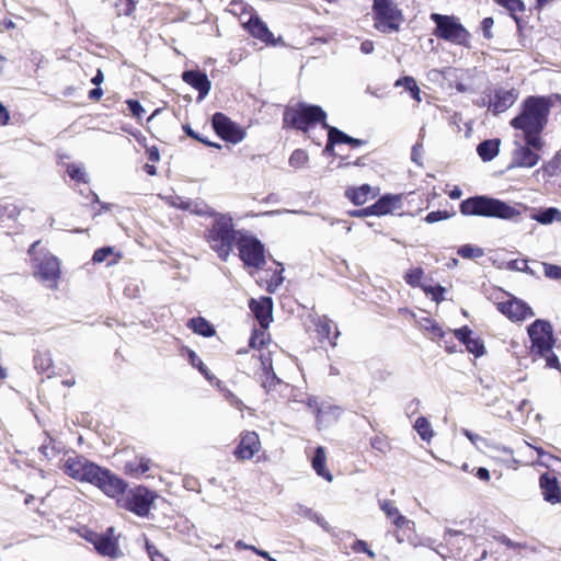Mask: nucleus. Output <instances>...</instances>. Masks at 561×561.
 Wrapping results in <instances>:
<instances>
[{"instance_id":"a878e982","label":"nucleus","mask_w":561,"mask_h":561,"mask_svg":"<svg viewBox=\"0 0 561 561\" xmlns=\"http://www.w3.org/2000/svg\"><path fill=\"white\" fill-rule=\"evenodd\" d=\"M529 217L541 225H550L553 221L561 222V210L556 207L531 209Z\"/></svg>"},{"instance_id":"bb28decb","label":"nucleus","mask_w":561,"mask_h":561,"mask_svg":"<svg viewBox=\"0 0 561 561\" xmlns=\"http://www.w3.org/2000/svg\"><path fill=\"white\" fill-rule=\"evenodd\" d=\"M400 203L399 196H382L375 204L370 205L374 216H382L391 213Z\"/></svg>"},{"instance_id":"774afa93","label":"nucleus","mask_w":561,"mask_h":561,"mask_svg":"<svg viewBox=\"0 0 561 561\" xmlns=\"http://www.w3.org/2000/svg\"><path fill=\"white\" fill-rule=\"evenodd\" d=\"M227 399L229 400V402L231 403V405L236 407L237 409L239 410H242L243 408V403L241 402V400H239L233 393L231 392H228L227 394Z\"/></svg>"},{"instance_id":"dca6fc26","label":"nucleus","mask_w":561,"mask_h":561,"mask_svg":"<svg viewBox=\"0 0 561 561\" xmlns=\"http://www.w3.org/2000/svg\"><path fill=\"white\" fill-rule=\"evenodd\" d=\"M261 449V442L255 432H245L242 434L239 445L234 450V456L240 460H249Z\"/></svg>"},{"instance_id":"3c124183","label":"nucleus","mask_w":561,"mask_h":561,"mask_svg":"<svg viewBox=\"0 0 561 561\" xmlns=\"http://www.w3.org/2000/svg\"><path fill=\"white\" fill-rule=\"evenodd\" d=\"M332 329L333 325L327 318L319 319V322L317 323V331L322 337L330 339Z\"/></svg>"},{"instance_id":"e433bc0d","label":"nucleus","mask_w":561,"mask_h":561,"mask_svg":"<svg viewBox=\"0 0 561 561\" xmlns=\"http://www.w3.org/2000/svg\"><path fill=\"white\" fill-rule=\"evenodd\" d=\"M457 253L463 259H477L483 256L484 251L472 244H463L458 248Z\"/></svg>"},{"instance_id":"052dcab7","label":"nucleus","mask_w":561,"mask_h":561,"mask_svg":"<svg viewBox=\"0 0 561 561\" xmlns=\"http://www.w3.org/2000/svg\"><path fill=\"white\" fill-rule=\"evenodd\" d=\"M508 267L511 270H516V271L527 272V273L533 274V271L528 267V264L526 261H518V260L511 261L508 263Z\"/></svg>"},{"instance_id":"9d476101","label":"nucleus","mask_w":561,"mask_h":561,"mask_svg":"<svg viewBox=\"0 0 561 561\" xmlns=\"http://www.w3.org/2000/svg\"><path fill=\"white\" fill-rule=\"evenodd\" d=\"M124 490H126V488ZM119 495H122V497L117 500V503L121 507L138 516L148 515L152 503V496L148 490L137 489L136 491H123Z\"/></svg>"},{"instance_id":"f03ea898","label":"nucleus","mask_w":561,"mask_h":561,"mask_svg":"<svg viewBox=\"0 0 561 561\" xmlns=\"http://www.w3.org/2000/svg\"><path fill=\"white\" fill-rule=\"evenodd\" d=\"M178 202H172V204L182 209H191L193 213L198 215L208 214L214 218L211 226L208 228L206 233L207 242L209 247L218 254V256L227 261L233 244L238 243L239 237L242 236L244 231L236 230L233 226V218L230 214H222L217 211H204L202 208H198L195 205L194 208H191L192 203L190 201H182L180 197H176Z\"/></svg>"},{"instance_id":"a18cd8bd","label":"nucleus","mask_w":561,"mask_h":561,"mask_svg":"<svg viewBox=\"0 0 561 561\" xmlns=\"http://www.w3.org/2000/svg\"><path fill=\"white\" fill-rule=\"evenodd\" d=\"M115 5L118 15H130L136 9L133 0H117Z\"/></svg>"},{"instance_id":"c03bdc74","label":"nucleus","mask_w":561,"mask_h":561,"mask_svg":"<svg viewBox=\"0 0 561 561\" xmlns=\"http://www.w3.org/2000/svg\"><path fill=\"white\" fill-rule=\"evenodd\" d=\"M545 173L549 176H554L561 172V154H557L551 161L542 167Z\"/></svg>"},{"instance_id":"2eb2a0df","label":"nucleus","mask_w":561,"mask_h":561,"mask_svg":"<svg viewBox=\"0 0 561 561\" xmlns=\"http://www.w3.org/2000/svg\"><path fill=\"white\" fill-rule=\"evenodd\" d=\"M114 528L110 527L104 535H94L91 539L96 551L105 557L118 558L123 556L118 548L117 540L113 537Z\"/></svg>"},{"instance_id":"6e6552de","label":"nucleus","mask_w":561,"mask_h":561,"mask_svg":"<svg viewBox=\"0 0 561 561\" xmlns=\"http://www.w3.org/2000/svg\"><path fill=\"white\" fill-rule=\"evenodd\" d=\"M431 20L436 24V30L434 31L436 37L458 45L468 44L470 35L457 18L432 13Z\"/></svg>"},{"instance_id":"ea45409f","label":"nucleus","mask_w":561,"mask_h":561,"mask_svg":"<svg viewBox=\"0 0 561 561\" xmlns=\"http://www.w3.org/2000/svg\"><path fill=\"white\" fill-rule=\"evenodd\" d=\"M61 447L55 443L51 438H49V443H43L39 447L41 453L48 458L49 460L56 458L60 453Z\"/></svg>"},{"instance_id":"13d9d810","label":"nucleus","mask_w":561,"mask_h":561,"mask_svg":"<svg viewBox=\"0 0 561 561\" xmlns=\"http://www.w3.org/2000/svg\"><path fill=\"white\" fill-rule=\"evenodd\" d=\"M265 344V333L254 332L250 339V346L252 348H261Z\"/></svg>"},{"instance_id":"bf43d9fd","label":"nucleus","mask_w":561,"mask_h":561,"mask_svg":"<svg viewBox=\"0 0 561 561\" xmlns=\"http://www.w3.org/2000/svg\"><path fill=\"white\" fill-rule=\"evenodd\" d=\"M423 146L422 142H416L411 151V159L417 165H422Z\"/></svg>"},{"instance_id":"0e129e2a","label":"nucleus","mask_w":561,"mask_h":561,"mask_svg":"<svg viewBox=\"0 0 561 561\" xmlns=\"http://www.w3.org/2000/svg\"><path fill=\"white\" fill-rule=\"evenodd\" d=\"M350 215L352 217L373 216V210L370 209V206H368V207L363 208V209L352 210V211H350Z\"/></svg>"},{"instance_id":"09e8293b","label":"nucleus","mask_w":561,"mask_h":561,"mask_svg":"<svg viewBox=\"0 0 561 561\" xmlns=\"http://www.w3.org/2000/svg\"><path fill=\"white\" fill-rule=\"evenodd\" d=\"M454 214L453 213H448L446 210H436V211H431L426 215V217L424 218V220L427 222V224H434V222H437V221H440V220H445V219H448L453 216Z\"/></svg>"},{"instance_id":"0eeeda50","label":"nucleus","mask_w":561,"mask_h":561,"mask_svg":"<svg viewBox=\"0 0 561 561\" xmlns=\"http://www.w3.org/2000/svg\"><path fill=\"white\" fill-rule=\"evenodd\" d=\"M374 27L385 34L397 33L404 23V15L394 0H374Z\"/></svg>"},{"instance_id":"4d7b16f0","label":"nucleus","mask_w":561,"mask_h":561,"mask_svg":"<svg viewBox=\"0 0 561 561\" xmlns=\"http://www.w3.org/2000/svg\"><path fill=\"white\" fill-rule=\"evenodd\" d=\"M461 433L477 447L480 448L481 444H485V439L478 434L470 432L467 428H462Z\"/></svg>"},{"instance_id":"f257e3e1","label":"nucleus","mask_w":561,"mask_h":561,"mask_svg":"<svg viewBox=\"0 0 561 561\" xmlns=\"http://www.w3.org/2000/svg\"><path fill=\"white\" fill-rule=\"evenodd\" d=\"M62 470L77 481L99 488L110 497L119 496L126 488V483L119 477L80 455L68 456L64 460Z\"/></svg>"},{"instance_id":"7c9ffc66","label":"nucleus","mask_w":561,"mask_h":561,"mask_svg":"<svg viewBox=\"0 0 561 561\" xmlns=\"http://www.w3.org/2000/svg\"><path fill=\"white\" fill-rule=\"evenodd\" d=\"M294 512L297 514V515H300L305 518H308L314 523H317L319 526H321L324 530H328L329 529V524L328 522L321 516L319 515L317 512H314L312 508L310 507H307L302 504H297L294 508Z\"/></svg>"},{"instance_id":"cd10ccee","label":"nucleus","mask_w":561,"mask_h":561,"mask_svg":"<svg viewBox=\"0 0 561 561\" xmlns=\"http://www.w3.org/2000/svg\"><path fill=\"white\" fill-rule=\"evenodd\" d=\"M325 450L323 447L319 446L316 451L314 456L312 458V468L317 472L318 476L322 477L328 482H332L333 476L332 473L325 468Z\"/></svg>"},{"instance_id":"6ab92c4d","label":"nucleus","mask_w":561,"mask_h":561,"mask_svg":"<svg viewBox=\"0 0 561 561\" xmlns=\"http://www.w3.org/2000/svg\"><path fill=\"white\" fill-rule=\"evenodd\" d=\"M539 484L543 499L551 503L557 504L561 502V488L558 479L550 473H543L539 479Z\"/></svg>"},{"instance_id":"ddd939ff","label":"nucleus","mask_w":561,"mask_h":561,"mask_svg":"<svg viewBox=\"0 0 561 561\" xmlns=\"http://www.w3.org/2000/svg\"><path fill=\"white\" fill-rule=\"evenodd\" d=\"M497 309L512 321H523L535 316L533 309L526 302L517 298L499 302Z\"/></svg>"},{"instance_id":"58836bf2","label":"nucleus","mask_w":561,"mask_h":561,"mask_svg":"<svg viewBox=\"0 0 561 561\" xmlns=\"http://www.w3.org/2000/svg\"><path fill=\"white\" fill-rule=\"evenodd\" d=\"M323 129L328 130V138L330 139V145L345 142L347 139V135L336 127L330 126L328 123H323Z\"/></svg>"},{"instance_id":"c9c22d12","label":"nucleus","mask_w":561,"mask_h":561,"mask_svg":"<svg viewBox=\"0 0 561 561\" xmlns=\"http://www.w3.org/2000/svg\"><path fill=\"white\" fill-rule=\"evenodd\" d=\"M187 355L190 364L193 367L197 368L207 380L211 381L214 379V376L209 373L208 368L205 366V364L198 357V355L192 350L187 351Z\"/></svg>"},{"instance_id":"473e14b6","label":"nucleus","mask_w":561,"mask_h":561,"mask_svg":"<svg viewBox=\"0 0 561 561\" xmlns=\"http://www.w3.org/2000/svg\"><path fill=\"white\" fill-rule=\"evenodd\" d=\"M188 328L203 336H211L215 334L214 328L202 317L191 319L188 322Z\"/></svg>"},{"instance_id":"aec40b11","label":"nucleus","mask_w":561,"mask_h":561,"mask_svg":"<svg viewBox=\"0 0 561 561\" xmlns=\"http://www.w3.org/2000/svg\"><path fill=\"white\" fill-rule=\"evenodd\" d=\"M261 363L263 371L262 375L260 376V379L261 385L266 390V392L276 391L278 387L287 388V385L283 383L282 380L273 371L272 362L270 357L262 355Z\"/></svg>"},{"instance_id":"7ed1b4c3","label":"nucleus","mask_w":561,"mask_h":561,"mask_svg":"<svg viewBox=\"0 0 561 561\" xmlns=\"http://www.w3.org/2000/svg\"><path fill=\"white\" fill-rule=\"evenodd\" d=\"M549 108L545 98L529 96L524 101L520 114L511 121L515 129L523 130L525 142L535 150H541L545 145L540 133L547 125Z\"/></svg>"},{"instance_id":"5fc2aeb1","label":"nucleus","mask_w":561,"mask_h":561,"mask_svg":"<svg viewBox=\"0 0 561 561\" xmlns=\"http://www.w3.org/2000/svg\"><path fill=\"white\" fill-rule=\"evenodd\" d=\"M112 253H113V248H111V247L101 248L94 252L92 260L94 263H102Z\"/></svg>"},{"instance_id":"423d86ee","label":"nucleus","mask_w":561,"mask_h":561,"mask_svg":"<svg viewBox=\"0 0 561 561\" xmlns=\"http://www.w3.org/2000/svg\"><path fill=\"white\" fill-rule=\"evenodd\" d=\"M325 119L327 113L320 106L302 102L286 107L284 112V125L304 133H308L309 128L316 123H320L323 128V123H327Z\"/></svg>"},{"instance_id":"412c9836","label":"nucleus","mask_w":561,"mask_h":561,"mask_svg":"<svg viewBox=\"0 0 561 561\" xmlns=\"http://www.w3.org/2000/svg\"><path fill=\"white\" fill-rule=\"evenodd\" d=\"M455 336L466 345L468 352L479 357L484 354V345L479 337L472 336V331L468 327H462L454 331Z\"/></svg>"},{"instance_id":"c756f323","label":"nucleus","mask_w":561,"mask_h":561,"mask_svg":"<svg viewBox=\"0 0 561 561\" xmlns=\"http://www.w3.org/2000/svg\"><path fill=\"white\" fill-rule=\"evenodd\" d=\"M371 194V187L368 184H364L359 187L348 188L345 192L347 198H350L355 205L365 204L369 195Z\"/></svg>"},{"instance_id":"e2e57ef3","label":"nucleus","mask_w":561,"mask_h":561,"mask_svg":"<svg viewBox=\"0 0 561 561\" xmlns=\"http://www.w3.org/2000/svg\"><path fill=\"white\" fill-rule=\"evenodd\" d=\"M10 121V114L7 107L0 102V125H8Z\"/></svg>"},{"instance_id":"f8f14e48","label":"nucleus","mask_w":561,"mask_h":561,"mask_svg":"<svg viewBox=\"0 0 561 561\" xmlns=\"http://www.w3.org/2000/svg\"><path fill=\"white\" fill-rule=\"evenodd\" d=\"M38 274L47 288L56 289L60 278L59 260L54 255H44L38 265Z\"/></svg>"},{"instance_id":"680f3d73","label":"nucleus","mask_w":561,"mask_h":561,"mask_svg":"<svg viewBox=\"0 0 561 561\" xmlns=\"http://www.w3.org/2000/svg\"><path fill=\"white\" fill-rule=\"evenodd\" d=\"M494 24V21L492 18H484L481 22V28H482V32H483V35L485 38H491L492 37V33H491V28Z\"/></svg>"},{"instance_id":"4be33fe9","label":"nucleus","mask_w":561,"mask_h":561,"mask_svg":"<svg viewBox=\"0 0 561 561\" xmlns=\"http://www.w3.org/2000/svg\"><path fill=\"white\" fill-rule=\"evenodd\" d=\"M250 308L255 314L262 328L266 329L272 321V299L263 297L260 300L252 299L250 301Z\"/></svg>"},{"instance_id":"c85d7f7f","label":"nucleus","mask_w":561,"mask_h":561,"mask_svg":"<svg viewBox=\"0 0 561 561\" xmlns=\"http://www.w3.org/2000/svg\"><path fill=\"white\" fill-rule=\"evenodd\" d=\"M499 148V139H489L478 145L477 152L483 161H491L497 156Z\"/></svg>"},{"instance_id":"b1692460","label":"nucleus","mask_w":561,"mask_h":561,"mask_svg":"<svg viewBox=\"0 0 561 561\" xmlns=\"http://www.w3.org/2000/svg\"><path fill=\"white\" fill-rule=\"evenodd\" d=\"M342 410L340 407L321 403L317 405V424L319 427L327 426L335 422L341 416Z\"/></svg>"},{"instance_id":"a211bd4d","label":"nucleus","mask_w":561,"mask_h":561,"mask_svg":"<svg viewBox=\"0 0 561 561\" xmlns=\"http://www.w3.org/2000/svg\"><path fill=\"white\" fill-rule=\"evenodd\" d=\"M518 99V92L515 89H499L493 99L489 102V111L500 114L510 108Z\"/></svg>"},{"instance_id":"69168bd1","label":"nucleus","mask_w":561,"mask_h":561,"mask_svg":"<svg viewBox=\"0 0 561 561\" xmlns=\"http://www.w3.org/2000/svg\"><path fill=\"white\" fill-rule=\"evenodd\" d=\"M367 548H368V545L363 540H356L352 545L353 551L358 552V553L365 552L367 550Z\"/></svg>"},{"instance_id":"de8ad7c7","label":"nucleus","mask_w":561,"mask_h":561,"mask_svg":"<svg viewBox=\"0 0 561 561\" xmlns=\"http://www.w3.org/2000/svg\"><path fill=\"white\" fill-rule=\"evenodd\" d=\"M422 327L424 330L431 332L432 339L444 336L442 328L431 319H423Z\"/></svg>"},{"instance_id":"37998d69","label":"nucleus","mask_w":561,"mask_h":561,"mask_svg":"<svg viewBox=\"0 0 561 561\" xmlns=\"http://www.w3.org/2000/svg\"><path fill=\"white\" fill-rule=\"evenodd\" d=\"M67 173L72 180L77 182L88 183V176L82 167L70 164L67 168Z\"/></svg>"},{"instance_id":"9b49d317","label":"nucleus","mask_w":561,"mask_h":561,"mask_svg":"<svg viewBox=\"0 0 561 561\" xmlns=\"http://www.w3.org/2000/svg\"><path fill=\"white\" fill-rule=\"evenodd\" d=\"M213 127L218 136L224 140L239 144L245 136L247 131L237 123L232 122L228 116L222 113H215L211 119Z\"/></svg>"},{"instance_id":"5701e85b","label":"nucleus","mask_w":561,"mask_h":561,"mask_svg":"<svg viewBox=\"0 0 561 561\" xmlns=\"http://www.w3.org/2000/svg\"><path fill=\"white\" fill-rule=\"evenodd\" d=\"M244 26L254 37L262 42H273V34L257 15L251 13L249 20L244 22Z\"/></svg>"},{"instance_id":"49530a36","label":"nucleus","mask_w":561,"mask_h":561,"mask_svg":"<svg viewBox=\"0 0 561 561\" xmlns=\"http://www.w3.org/2000/svg\"><path fill=\"white\" fill-rule=\"evenodd\" d=\"M423 270L420 268V267H416V268H412L410 270L405 276H404V279L405 282L411 285V286H419L420 285V282L423 277Z\"/></svg>"},{"instance_id":"39448f33","label":"nucleus","mask_w":561,"mask_h":561,"mask_svg":"<svg viewBox=\"0 0 561 561\" xmlns=\"http://www.w3.org/2000/svg\"><path fill=\"white\" fill-rule=\"evenodd\" d=\"M528 335L531 341V353L545 357L548 367L559 368L558 357L552 353L554 340L551 324L545 320H536L529 325Z\"/></svg>"},{"instance_id":"20e7f679","label":"nucleus","mask_w":561,"mask_h":561,"mask_svg":"<svg viewBox=\"0 0 561 561\" xmlns=\"http://www.w3.org/2000/svg\"><path fill=\"white\" fill-rule=\"evenodd\" d=\"M459 209L463 216L492 217L518 221V217L529 210V207L524 204L511 205L494 197L479 195L462 201Z\"/></svg>"},{"instance_id":"603ef678","label":"nucleus","mask_w":561,"mask_h":561,"mask_svg":"<svg viewBox=\"0 0 561 561\" xmlns=\"http://www.w3.org/2000/svg\"><path fill=\"white\" fill-rule=\"evenodd\" d=\"M370 446L382 454H386L390 448L387 438L382 436L373 437L370 439Z\"/></svg>"},{"instance_id":"393cba45","label":"nucleus","mask_w":561,"mask_h":561,"mask_svg":"<svg viewBox=\"0 0 561 561\" xmlns=\"http://www.w3.org/2000/svg\"><path fill=\"white\" fill-rule=\"evenodd\" d=\"M380 510L387 515V517L392 519V523L398 528H403L408 526L411 522L400 514L398 507L393 504V502L389 500L379 501Z\"/></svg>"},{"instance_id":"72a5a7b5","label":"nucleus","mask_w":561,"mask_h":561,"mask_svg":"<svg viewBox=\"0 0 561 561\" xmlns=\"http://www.w3.org/2000/svg\"><path fill=\"white\" fill-rule=\"evenodd\" d=\"M396 87H404L405 90H408L411 93V96L417 101L421 102V90L416 84V81L413 77L407 76L403 78H400L394 83Z\"/></svg>"},{"instance_id":"79ce46f5","label":"nucleus","mask_w":561,"mask_h":561,"mask_svg":"<svg viewBox=\"0 0 561 561\" xmlns=\"http://www.w3.org/2000/svg\"><path fill=\"white\" fill-rule=\"evenodd\" d=\"M307 162L308 154L305 150L301 149L295 150L289 158V164L295 169L302 168Z\"/></svg>"},{"instance_id":"f3484780","label":"nucleus","mask_w":561,"mask_h":561,"mask_svg":"<svg viewBox=\"0 0 561 561\" xmlns=\"http://www.w3.org/2000/svg\"><path fill=\"white\" fill-rule=\"evenodd\" d=\"M182 79L185 83L198 91L197 101L204 100L210 91L211 82L205 72L187 70L183 72Z\"/></svg>"},{"instance_id":"864d4df0","label":"nucleus","mask_w":561,"mask_h":561,"mask_svg":"<svg viewBox=\"0 0 561 561\" xmlns=\"http://www.w3.org/2000/svg\"><path fill=\"white\" fill-rule=\"evenodd\" d=\"M146 549L151 561H168V559L149 541H146Z\"/></svg>"},{"instance_id":"1a4fd4ad","label":"nucleus","mask_w":561,"mask_h":561,"mask_svg":"<svg viewBox=\"0 0 561 561\" xmlns=\"http://www.w3.org/2000/svg\"><path fill=\"white\" fill-rule=\"evenodd\" d=\"M240 259L248 266L261 268L265 264L264 245L254 237L243 232L237 243Z\"/></svg>"},{"instance_id":"a19ab883","label":"nucleus","mask_w":561,"mask_h":561,"mask_svg":"<svg viewBox=\"0 0 561 561\" xmlns=\"http://www.w3.org/2000/svg\"><path fill=\"white\" fill-rule=\"evenodd\" d=\"M497 4L504 7L514 16L517 12L525 11V4L522 0H495Z\"/></svg>"},{"instance_id":"2f4dec72","label":"nucleus","mask_w":561,"mask_h":561,"mask_svg":"<svg viewBox=\"0 0 561 561\" xmlns=\"http://www.w3.org/2000/svg\"><path fill=\"white\" fill-rule=\"evenodd\" d=\"M21 209L19 208V206L9 201V199H1L0 201V224H3L8 220H13L15 219L19 214H20Z\"/></svg>"},{"instance_id":"6e6d98bb","label":"nucleus","mask_w":561,"mask_h":561,"mask_svg":"<svg viewBox=\"0 0 561 561\" xmlns=\"http://www.w3.org/2000/svg\"><path fill=\"white\" fill-rule=\"evenodd\" d=\"M129 111L133 113V115L137 118H141L145 114V110L141 106V104L136 100H127L126 101Z\"/></svg>"},{"instance_id":"8fccbe9b","label":"nucleus","mask_w":561,"mask_h":561,"mask_svg":"<svg viewBox=\"0 0 561 561\" xmlns=\"http://www.w3.org/2000/svg\"><path fill=\"white\" fill-rule=\"evenodd\" d=\"M546 277L561 280V266L549 263H542Z\"/></svg>"},{"instance_id":"338daca9","label":"nucleus","mask_w":561,"mask_h":561,"mask_svg":"<svg viewBox=\"0 0 561 561\" xmlns=\"http://www.w3.org/2000/svg\"><path fill=\"white\" fill-rule=\"evenodd\" d=\"M283 282H284V277L282 276V273L279 272L275 275L274 278H272V280L268 285V290L271 293H273L274 289L272 287H278Z\"/></svg>"},{"instance_id":"4c0bfd02","label":"nucleus","mask_w":561,"mask_h":561,"mask_svg":"<svg viewBox=\"0 0 561 561\" xmlns=\"http://www.w3.org/2000/svg\"><path fill=\"white\" fill-rule=\"evenodd\" d=\"M151 467V461L150 459H147V458H140L138 460V462H128L126 465V468L127 470L130 472V473H134V474H144L146 473Z\"/></svg>"},{"instance_id":"4468645a","label":"nucleus","mask_w":561,"mask_h":561,"mask_svg":"<svg viewBox=\"0 0 561 561\" xmlns=\"http://www.w3.org/2000/svg\"><path fill=\"white\" fill-rule=\"evenodd\" d=\"M534 147L529 146L527 142L522 145L520 142H515V149L512 152V161L510 164V169L512 168H533L539 161V154L534 151Z\"/></svg>"},{"instance_id":"f704fd0d","label":"nucleus","mask_w":561,"mask_h":561,"mask_svg":"<svg viewBox=\"0 0 561 561\" xmlns=\"http://www.w3.org/2000/svg\"><path fill=\"white\" fill-rule=\"evenodd\" d=\"M414 430L417 432L420 437L426 442H430L434 435L431 423L424 416L416 419Z\"/></svg>"}]
</instances>
